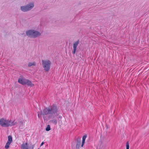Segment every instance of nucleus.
I'll return each mask as SVG.
<instances>
[{"label":"nucleus","mask_w":149,"mask_h":149,"mask_svg":"<svg viewBox=\"0 0 149 149\" xmlns=\"http://www.w3.org/2000/svg\"><path fill=\"white\" fill-rule=\"evenodd\" d=\"M59 113L56 108L55 107L46 108L43 111H41L38 113V118H40L42 116L44 120H47L48 119L45 117V115H48V118H53L54 117L58 115Z\"/></svg>","instance_id":"nucleus-1"},{"label":"nucleus","mask_w":149,"mask_h":149,"mask_svg":"<svg viewBox=\"0 0 149 149\" xmlns=\"http://www.w3.org/2000/svg\"><path fill=\"white\" fill-rule=\"evenodd\" d=\"M18 82L23 85H27L29 86H33L34 84L29 80L26 79L22 76H21L18 80Z\"/></svg>","instance_id":"nucleus-2"},{"label":"nucleus","mask_w":149,"mask_h":149,"mask_svg":"<svg viewBox=\"0 0 149 149\" xmlns=\"http://www.w3.org/2000/svg\"><path fill=\"white\" fill-rule=\"evenodd\" d=\"M27 36L32 38H36L41 35V33L39 31L33 29L27 31L26 32Z\"/></svg>","instance_id":"nucleus-3"},{"label":"nucleus","mask_w":149,"mask_h":149,"mask_svg":"<svg viewBox=\"0 0 149 149\" xmlns=\"http://www.w3.org/2000/svg\"><path fill=\"white\" fill-rule=\"evenodd\" d=\"M10 120L6 119L4 118L0 119V125L3 127H8L10 126Z\"/></svg>","instance_id":"nucleus-4"},{"label":"nucleus","mask_w":149,"mask_h":149,"mask_svg":"<svg viewBox=\"0 0 149 149\" xmlns=\"http://www.w3.org/2000/svg\"><path fill=\"white\" fill-rule=\"evenodd\" d=\"M42 65L44 70L47 72H48L50 68L51 65L50 61L48 60L42 61Z\"/></svg>","instance_id":"nucleus-5"},{"label":"nucleus","mask_w":149,"mask_h":149,"mask_svg":"<svg viewBox=\"0 0 149 149\" xmlns=\"http://www.w3.org/2000/svg\"><path fill=\"white\" fill-rule=\"evenodd\" d=\"M34 6L33 3H31L26 6H23L21 7V10L23 12H26L32 9Z\"/></svg>","instance_id":"nucleus-6"},{"label":"nucleus","mask_w":149,"mask_h":149,"mask_svg":"<svg viewBox=\"0 0 149 149\" xmlns=\"http://www.w3.org/2000/svg\"><path fill=\"white\" fill-rule=\"evenodd\" d=\"M8 141L5 146V148L6 149H8L9 148L10 145L12 141V138L11 136H8Z\"/></svg>","instance_id":"nucleus-7"},{"label":"nucleus","mask_w":149,"mask_h":149,"mask_svg":"<svg viewBox=\"0 0 149 149\" xmlns=\"http://www.w3.org/2000/svg\"><path fill=\"white\" fill-rule=\"evenodd\" d=\"M79 43V41H77L76 42H74L73 44V50L72 52V53L73 54H74L75 53L76 50H77V47Z\"/></svg>","instance_id":"nucleus-8"},{"label":"nucleus","mask_w":149,"mask_h":149,"mask_svg":"<svg viewBox=\"0 0 149 149\" xmlns=\"http://www.w3.org/2000/svg\"><path fill=\"white\" fill-rule=\"evenodd\" d=\"M21 149H29V147L27 142L23 143L21 146Z\"/></svg>","instance_id":"nucleus-9"},{"label":"nucleus","mask_w":149,"mask_h":149,"mask_svg":"<svg viewBox=\"0 0 149 149\" xmlns=\"http://www.w3.org/2000/svg\"><path fill=\"white\" fill-rule=\"evenodd\" d=\"M87 137V135L86 134L84 135L82 137V144L81 145V146L83 147L85 143L86 139Z\"/></svg>","instance_id":"nucleus-10"},{"label":"nucleus","mask_w":149,"mask_h":149,"mask_svg":"<svg viewBox=\"0 0 149 149\" xmlns=\"http://www.w3.org/2000/svg\"><path fill=\"white\" fill-rule=\"evenodd\" d=\"M36 62L35 61L31 62L29 63L28 66L29 67H31L32 66H35L36 65Z\"/></svg>","instance_id":"nucleus-11"},{"label":"nucleus","mask_w":149,"mask_h":149,"mask_svg":"<svg viewBox=\"0 0 149 149\" xmlns=\"http://www.w3.org/2000/svg\"><path fill=\"white\" fill-rule=\"evenodd\" d=\"M49 122L53 124L56 125L57 123V120L55 119H53L49 121Z\"/></svg>","instance_id":"nucleus-12"},{"label":"nucleus","mask_w":149,"mask_h":149,"mask_svg":"<svg viewBox=\"0 0 149 149\" xmlns=\"http://www.w3.org/2000/svg\"><path fill=\"white\" fill-rule=\"evenodd\" d=\"M10 126L15 125L16 124V122L15 121L11 122V121H10Z\"/></svg>","instance_id":"nucleus-13"},{"label":"nucleus","mask_w":149,"mask_h":149,"mask_svg":"<svg viewBox=\"0 0 149 149\" xmlns=\"http://www.w3.org/2000/svg\"><path fill=\"white\" fill-rule=\"evenodd\" d=\"M46 131H48L50 130L51 128L49 125H48L47 127L46 128Z\"/></svg>","instance_id":"nucleus-14"},{"label":"nucleus","mask_w":149,"mask_h":149,"mask_svg":"<svg viewBox=\"0 0 149 149\" xmlns=\"http://www.w3.org/2000/svg\"><path fill=\"white\" fill-rule=\"evenodd\" d=\"M129 143L128 142H127L126 143V149H129Z\"/></svg>","instance_id":"nucleus-15"},{"label":"nucleus","mask_w":149,"mask_h":149,"mask_svg":"<svg viewBox=\"0 0 149 149\" xmlns=\"http://www.w3.org/2000/svg\"><path fill=\"white\" fill-rule=\"evenodd\" d=\"M80 146V144L77 143L76 145V148L77 149H79Z\"/></svg>","instance_id":"nucleus-16"},{"label":"nucleus","mask_w":149,"mask_h":149,"mask_svg":"<svg viewBox=\"0 0 149 149\" xmlns=\"http://www.w3.org/2000/svg\"><path fill=\"white\" fill-rule=\"evenodd\" d=\"M44 143L43 142H42L41 143L40 146H42L43 145Z\"/></svg>","instance_id":"nucleus-17"},{"label":"nucleus","mask_w":149,"mask_h":149,"mask_svg":"<svg viewBox=\"0 0 149 149\" xmlns=\"http://www.w3.org/2000/svg\"><path fill=\"white\" fill-rule=\"evenodd\" d=\"M59 118H61V116H59Z\"/></svg>","instance_id":"nucleus-18"},{"label":"nucleus","mask_w":149,"mask_h":149,"mask_svg":"<svg viewBox=\"0 0 149 149\" xmlns=\"http://www.w3.org/2000/svg\"><path fill=\"white\" fill-rule=\"evenodd\" d=\"M33 147H34V146L33 145V147H32V148H33Z\"/></svg>","instance_id":"nucleus-19"},{"label":"nucleus","mask_w":149,"mask_h":149,"mask_svg":"<svg viewBox=\"0 0 149 149\" xmlns=\"http://www.w3.org/2000/svg\"><path fill=\"white\" fill-rule=\"evenodd\" d=\"M38 149H39V148H38Z\"/></svg>","instance_id":"nucleus-20"}]
</instances>
